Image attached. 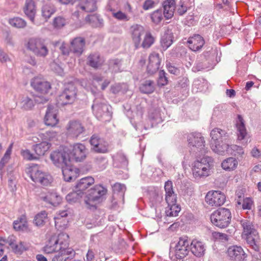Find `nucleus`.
<instances>
[{
    "label": "nucleus",
    "instance_id": "obj_4",
    "mask_svg": "<svg viewBox=\"0 0 261 261\" xmlns=\"http://www.w3.org/2000/svg\"><path fill=\"white\" fill-rule=\"evenodd\" d=\"M212 223L221 228L227 227L231 221V214L228 208H220L214 211L211 215Z\"/></svg>",
    "mask_w": 261,
    "mask_h": 261
},
{
    "label": "nucleus",
    "instance_id": "obj_29",
    "mask_svg": "<svg viewBox=\"0 0 261 261\" xmlns=\"http://www.w3.org/2000/svg\"><path fill=\"white\" fill-rule=\"evenodd\" d=\"M75 252L73 249L67 247L57 252L52 258V261H66L70 257L74 256Z\"/></svg>",
    "mask_w": 261,
    "mask_h": 261
},
{
    "label": "nucleus",
    "instance_id": "obj_56",
    "mask_svg": "<svg viewBox=\"0 0 261 261\" xmlns=\"http://www.w3.org/2000/svg\"><path fill=\"white\" fill-rule=\"evenodd\" d=\"M151 19L154 23L158 24L163 19L161 10H156L151 14Z\"/></svg>",
    "mask_w": 261,
    "mask_h": 261
},
{
    "label": "nucleus",
    "instance_id": "obj_27",
    "mask_svg": "<svg viewBox=\"0 0 261 261\" xmlns=\"http://www.w3.org/2000/svg\"><path fill=\"white\" fill-rule=\"evenodd\" d=\"M41 200L44 202L53 206H56L61 201V198L56 192H48L46 193H41L40 196Z\"/></svg>",
    "mask_w": 261,
    "mask_h": 261
},
{
    "label": "nucleus",
    "instance_id": "obj_33",
    "mask_svg": "<svg viewBox=\"0 0 261 261\" xmlns=\"http://www.w3.org/2000/svg\"><path fill=\"white\" fill-rule=\"evenodd\" d=\"M51 146V143L42 141L39 144L34 145L33 146V149L39 158V156H43L49 150Z\"/></svg>",
    "mask_w": 261,
    "mask_h": 261
},
{
    "label": "nucleus",
    "instance_id": "obj_20",
    "mask_svg": "<svg viewBox=\"0 0 261 261\" xmlns=\"http://www.w3.org/2000/svg\"><path fill=\"white\" fill-rule=\"evenodd\" d=\"M70 159L74 160L76 162L83 160L86 156V148L82 143H75L72 146L70 152Z\"/></svg>",
    "mask_w": 261,
    "mask_h": 261
},
{
    "label": "nucleus",
    "instance_id": "obj_61",
    "mask_svg": "<svg viewBox=\"0 0 261 261\" xmlns=\"http://www.w3.org/2000/svg\"><path fill=\"white\" fill-rule=\"evenodd\" d=\"M212 237L215 240L221 241H227L228 240V236L226 234L219 232H213Z\"/></svg>",
    "mask_w": 261,
    "mask_h": 261
},
{
    "label": "nucleus",
    "instance_id": "obj_15",
    "mask_svg": "<svg viewBox=\"0 0 261 261\" xmlns=\"http://www.w3.org/2000/svg\"><path fill=\"white\" fill-rule=\"evenodd\" d=\"M92 149L97 153H106L108 152L109 144L103 138L98 136L93 135L90 140Z\"/></svg>",
    "mask_w": 261,
    "mask_h": 261
},
{
    "label": "nucleus",
    "instance_id": "obj_31",
    "mask_svg": "<svg viewBox=\"0 0 261 261\" xmlns=\"http://www.w3.org/2000/svg\"><path fill=\"white\" fill-rule=\"evenodd\" d=\"M94 183V179L91 176H87L81 179L75 185V189L84 194V192Z\"/></svg>",
    "mask_w": 261,
    "mask_h": 261
},
{
    "label": "nucleus",
    "instance_id": "obj_50",
    "mask_svg": "<svg viewBox=\"0 0 261 261\" xmlns=\"http://www.w3.org/2000/svg\"><path fill=\"white\" fill-rule=\"evenodd\" d=\"M13 144H11L7 149L4 156L0 161V171H2L4 168L6 164L8 162L10 159V155L12 152Z\"/></svg>",
    "mask_w": 261,
    "mask_h": 261
},
{
    "label": "nucleus",
    "instance_id": "obj_2",
    "mask_svg": "<svg viewBox=\"0 0 261 261\" xmlns=\"http://www.w3.org/2000/svg\"><path fill=\"white\" fill-rule=\"evenodd\" d=\"M213 167L212 158L206 156L200 160H196L192 164V171L195 178L205 177L211 174Z\"/></svg>",
    "mask_w": 261,
    "mask_h": 261
},
{
    "label": "nucleus",
    "instance_id": "obj_24",
    "mask_svg": "<svg viewBox=\"0 0 261 261\" xmlns=\"http://www.w3.org/2000/svg\"><path fill=\"white\" fill-rule=\"evenodd\" d=\"M61 168L64 179L67 181H70L72 179H75L79 175L80 171L79 169L70 166V163H68L64 166H62Z\"/></svg>",
    "mask_w": 261,
    "mask_h": 261
},
{
    "label": "nucleus",
    "instance_id": "obj_63",
    "mask_svg": "<svg viewBox=\"0 0 261 261\" xmlns=\"http://www.w3.org/2000/svg\"><path fill=\"white\" fill-rule=\"evenodd\" d=\"M113 190L114 191L120 192L123 195L126 190V187L124 185L120 183H116L114 185Z\"/></svg>",
    "mask_w": 261,
    "mask_h": 261
},
{
    "label": "nucleus",
    "instance_id": "obj_30",
    "mask_svg": "<svg viewBox=\"0 0 261 261\" xmlns=\"http://www.w3.org/2000/svg\"><path fill=\"white\" fill-rule=\"evenodd\" d=\"M190 250L194 255L200 257L204 254L205 246L202 242L194 240L190 243Z\"/></svg>",
    "mask_w": 261,
    "mask_h": 261
},
{
    "label": "nucleus",
    "instance_id": "obj_42",
    "mask_svg": "<svg viewBox=\"0 0 261 261\" xmlns=\"http://www.w3.org/2000/svg\"><path fill=\"white\" fill-rule=\"evenodd\" d=\"M47 220V213L46 211H43L35 216L34 222L37 226H42L45 224Z\"/></svg>",
    "mask_w": 261,
    "mask_h": 261
},
{
    "label": "nucleus",
    "instance_id": "obj_7",
    "mask_svg": "<svg viewBox=\"0 0 261 261\" xmlns=\"http://www.w3.org/2000/svg\"><path fill=\"white\" fill-rule=\"evenodd\" d=\"M77 90L72 84H68L63 92L59 95L58 103L60 105L73 103L76 99Z\"/></svg>",
    "mask_w": 261,
    "mask_h": 261
},
{
    "label": "nucleus",
    "instance_id": "obj_40",
    "mask_svg": "<svg viewBox=\"0 0 261 261\" xmlns=\"http://www.w3.org/2000/svg\"><path fill=\"white\" fill-rule=\"evenodd\" d=\"M238 164V162L235 158H228L223 161L221 166L225 170L231 171L234 170Z\"/></svg>",
    "mask_w": 261,
    "mask_h": 261
},
{
    "label": "nucleus",
    "instance_id": "obj_47",
    "mask_svg": "<svg viewBox=\"0 0 261 261\" xmlns=\"http://www.w3.org/2000/svg\"><path fill=\"white\" fill-rule=\"evenodd\" d=\"M83 195L82 192L74 189V191L70 192L66 196V199L69 203H74L78 201Z\"/></svg>",
    "mask_w": 261,
    "mask_h": 261
},
{
    "label": "nucleus",
    "instance_id": "obj_12",
    "mask_svg": "<svg viewBox=\"0 0 261 261\" xmlns=\"http://www.w3.org/2000/svg\"><path fill=\"white\" fill-rule=\"evenodd\" d=\"M205 202L211 206H219L225 201V196L218 191H209L205 197Z\"/></svg>",
    "mask_w": 261,
    "mask_h": 261
},
{
    "label": "nucleus",
    "instance_id": "obj_36",
    "mask_svg": "<svg viewBox=\"0 0 261 261\" xmlns=\"http://www.w3.org/2000/svg\"><path fill=\"white\" fill-rule=\"evenodd\" d=\"M13 228L16 231H26L28 229V224L25 215H22L13 222Z\"/></svg>",
    "mask_w": 261,
    "mask_h": 261
},
{
    "label": "nucleus",
    "instance_id": "obj_17",
    "mask_svg": "<svg viewBox=\"0 0 261 261\" xmlns=\"http://www.w3.org/2000/svg\"><path fill=\"white\" fill-rule=\"evenodd\" d=\"M129 33L136 48L140 47L142 36L144 34V30L142 26L134 24L129 29Z\"/></svg>",
    "mask_w": 261,
    "mask_h": 261
},
{
    "label": "nucleus",
    "instance_id": "obj_48",
    "mask_svg": "<svg viewBox=\"0 0 261 261\" xmlns=\"http://www.w3.org/2000/svg\"><path fill=\"white\" fill-rule=\"evenodd\" d=\"M121 61L118 59L110 60L109 62V69L112 72H118L122 71L121 69Z\"/></svg>",
    "mask_w": 261,
    "mask_h": 261
},
{
    "label": "nucleus",
    "instance_id": "obj_57",
    "mask_svg": "<svg viewBox=\"0 0 261 261\" xmlns=\"http://www.w3.org/2000/svg\"><path fill=\"white\" fill-rule=\"evenodd\" d=\"M113 16L115 18L121 21H128L129 19V17L125 13H123L121 11L113 12Z\"/></svg>",
    "mask_w": 261,
    "mask_h": 261
},
{
    "label": "nucleus",
    "instance_id": "obj_46",
    "mask_svg": "<svg viewBox=\"0 0 261 261\" xmlns=\"http://www.w3.org/2000/svg\"><path fill=\"white\" fill-rule=\"evenodd\" d=\"M180 211V207L176 204H172L168 205L166 210V214L169 217H176L178 216V213Z\"/></svg>",
    "mask_w": 261,
    "mask_h": 261
},
{
    "label": "nucleus",
    "instance_id": "obj_59",
    "mask_svg": "<svg viewBox=\"0 0 261 261\" xmlns=\"http://www.w3.org/2000/svg\"><path fill=\"white\" fill-rule=\"evenodd\" d=\"M165 200L168 205L175 204L176 202V195L175 193L165 194Z\"/></svg>",
    "mask_w": 261,
    "mask_h": 261
},
{
    "label": "nucleus",
    "instance_id": "obj_35",
    "mask_svg": "<svg viewBox=\"0 0 261 261\" xmlns=\"http://www.w3.org/2000/svg\"><path fill=\"white\" fill-rule=\"evenodd\" d=\"M68 215L66 211L59 212L54 217L55 224L56 228H64L67 224V221L65 218Z\"/></svg>",
    "mask_w": 261,
    "mask_h": 261
},
{
    "label": "nucleus",
    "instance_id": "obj_37",
    "mask_svg": "<svg viewBox=\"0 0 261 261\" xmlns=\"http://www.w3.org/2000/svg\"><path fill=\"white\" fill-rule=\"evenodd\" d=\"M88 64L94 68H97L102 65L103 60L97 53L90 54L88 57Z\"/></svg>",
    "mask_w": 261,
    "mask_h": 261
},
{
    "label": "nucleus",
    "instance_id": "obj_64",
    "mask_svg": "<svg viewBox=\"0 0 261 261\" xmlns=\"http://www.w3.org/2000/svg\"><path fill=\"white\" fill-rule=\"evenodd\" d=\"M164 189L166 193L165 194L174 193L173 190V184L170 180H168L165 182Z\"/></svg>",
    "mask_w": 261,
    "mask_h": 261
},
{
    "label": "nucleus",
    "instance_id": "obj_1",
    "mask_svg": "<svg viewBox=\"0 0 261 261\" xmlns=\"http://www.w3.org/2000/svg\"><path fill=\"white\" fill-rule=\"evenodd\" d=\"M240 224L242 228V237L252 249L256 251H259V246L256 244L258 233L252 222L247 219H242L240 220Z\"/></svg>",
    "mask_w": 261,
    "mask_h": 261
},
{
    "label": "nucleus",
    "instance_id": "obj_16",
    "mask_svg": "<svg viewBox=\"0 0 261 261\" xmlns=\"http://www.w3.org/2000/svg\"><path fill=\"white\" fill-rule=\"evenodd\" d=\"M227 253L230 260L235 261H243L247 256L243 248L238 245L229 246Z\"/></svg>",
    "mask_w": 261,
    "mask_h": 261
},
{
    "label": "nucleus",
    "instance_id": "obj_54",
    "mask_svg": "<svg viewBox=\"0 0 261 261\" xmlns=\"http://www.w3.org/2000/svg\"><path fill=\"white\" fill-rule=\"evenodd\" d=\"M127 90V86L125 84H117L111 86V90L113 93L117 94L120 92L125 93Z\"/></svg>",
    "mask_w": 261,
    "mask_h": 261
},
{
    "label": "nucleus",
    "instance_id": "obj_62",
    "mask_svg": "<svg viewBox=\"0 0 261 261\" xmlns=\"http://www.w3.org/2000/svg\"><path fill=\"white\" fill-rule=\"evenodd\" d=\"M21 153L24 159L28 160H36L38 159V157L31 153L30 151L28 149L22 150Z\"/></svg>",
    "mask_w": 261,
    "mask_h": 261
},
{
    "label": "nucleus",
    "instance_id": "obj_39",
    "mask_svg": "<svg viewBox=\"0 0 261 261\" xmlns=\"http://www.w3.org/2000/svg\"><path fill=\"white\" fill-rule=\"evenodd\" d=\"M236 202L239 207L242 206L243 210H251L253 205V201L250 197H246L243 198L242 204L241 195H238V198L236 199Z\"/></svg>",
    "mask_w": 261,
    "mask_h": 261
},
{
    "label": "nucleus",
    "instance_id": "obj_43",
    "mask_svg": "<svg viewBox=\"0 0 261 261\" xmlns=\"http://www.w3.org/2000/svg\"><path fill=\"white\" fill-rule=\"evenodd\" d=\"M140 90L142 93L149 94L154 90V83L151 80H146L143 82L140 86Z\"/></svg>",
    "mask_w": 261,
    "mask_h": 261
},
{
    "label": "nucleus",
    "instance_id": "obj_14",
    "mask_svg": "<svg viewBox=\"0 0 261 261\" xmlns=\"http://www.w3.org/2000/svg\"><path fill=\"white\" fill-rule=\"evenodd\" d=\"M66 134L68 137L77 138L85 131V128L79 121H70L67 124Z\"/></svg>",
    "mask_w": 261,
    "mask_h": 261
},
{
    "label": "nucleus",
    "instance_id": "obj_51",
    "mask_svg": "<svg viewBox=\"0 0 261 261\" xmlns=\"http://www.w3.org/2000/svg\"><path fill=\"white\" fill-rule=\"evenodd\" d=\"M154 38L150 33H147L144 36L142 43H140V46L143 48H149L154 43Z\"/></svg>",
    "mask_w": 261,
    "mask_h": 261
},
{
    "label": "nucleus",
    "instance_id": "obj_11",
    "mask_svg": "<svg viewBox=\"0 0 261 261\" xmlns=\"http://www.w3.org/2000/svg\"><path fill=\"white\" fill-rule=\"evenodd\" d=\"M50 158L55 166L61 168L70 162L69 155L64 150L53 151L50 154Z\"/></svg>",
    "mask_w": 261,
    "mask_h": 261
},
{
    "label": "nucleus",
    "instance_id": "obj_41",
    "mask_svg": "<svg viewBox=\"0 0 261 261\" xmlns=\"http://www.w3.org/2000/svg\"><path fill=\"white\" fill-rule=\"evenodd\" d=\"M56 9L51 4L44 5L42 8V16L46 20H47L55 12Z\"/></svg>",
    "mask_w": 261,
    "mask_h": 261
},
{
    "label": "nucleus",
    "instance_id": "obj_34",
    "mask_svg": "<svg viewBox=\"0 0 261 261\" xmlns=\"http://www.w3.org/2000/svg\"><path fill=\"white\" fill-rule=\"evenodd\" d=\"M164 15L168 19L172 17L175 8V3L174 0H166L163 3Z\"/></svg>",
    "mask_w": 261,
    "mask_h": 261
},
{
    "label": "nucleus",
    "instance_id": "obj_3",
    "mask_svg": "<svg viewBox=\"0 0 261 261\" xmlns=\"http://www.w3.org/2000/svg\"><path fill=\"white\" fill-rule=\"evenodd\" d=\"M68 235L65 233H61L58 237L52 236L43 247V250L47 254L58 252L68 247Z\"/></svg>",
    "mask_w": 261,
    "mask_h": 261
},
{
    "label": "nucleus",
    "instance_id": "obj_60",
    "mask_svg": "<svg viewBox=\"0 0 261 261\" xmlns=\"http://www.w3.org/2000/svg\"><path fill=\"white\" fill-rule=\"evenodd\" d=\"M86 20L93 25H96L97 23L100 22V19L97 15H88L86 17Z\"/></svg>",
    "mask_w": 261,
    "mask_h": 261
},
{
    "label": "nucleus",
    "instance_id": "obj_49",
    "mask_svg": "<svg viewBox=\"0 0 261 261\" xmlns=\"http://www.w3.org/2000/svg\"><path fill=\"white\" fill-rule=\"evenodd\" d=\"M21 108L25 110H31L34 106L33 100L28 96H22L20 101Z\"/></svg>",
    "mask_w": 261,
    "mask_h": 261
},
{
    "label": "nucleus",
    "instance_id": "obj_32",
    "mask_svg": "<svg viewBox=\"0 0 261 261\" xmlns=\"http://www.w3.org/2000/svg\"><path fill=\"white\" fill-rule=\"evenodd\" d=\"M236 125L237 130L238 139L240 141L245 139L247 135V133L245 126L244 121L242 117L240 115H238V120H237Z\"/></svg>",
    "mask_w": 261,
    "mask_h": 261
},
{
    "label": "nucleus",
    "instance_id": "obj_38",
    "mask_svg": "<svg viewBox=\"0 0 261 261\" xmlns=\"http://www.w3.org/2000/svg\"><path fill=\"white\" fill-rule=\"evenodd\" d=\"M78 9H81L87 12H91L97 9L96 2L95 0H86L81 3L78 6Z\"/></svg>",
    "mask_w": 261,
    "mask_h": 261
},
{
    "label": "nucleus",
    "instance_id": "obj_10",
    "mask_svg": "<svg viewBox=\"0 0 261 261\" xmlns=\"http://www.w3.org/2000/svg\"><path fill=\"white\" fill-rule=\"evenodd\" d=\"M213 146L215 152L222 155L225 154V152L235 156L242 155L244 154V150L242 147L237 145H229V140L224 143L223 147H218V148L216 146L214 145Z\"/></svg>",
    "mask_w": 261,
    "mask_h": 261
},
{
    "label": "nucleus",
    "instance_id": "obj_21",
    "mask_svg": "<svg viewBox=\"0 0 261 261\" xmlns=\"http://www.w3.org/2000/svg\"><path fill=\"white\" fill-rule=\"evenodd\" d=\"M44 121L45 125L50 126H54L58 123L57 109L55 107L51 105L48 106Z\"/></svg>",
    "mask_w": 261,
    "mask_h": 261
},
{
    "label": "nucleus",
    "instance_id": "obj_9",
    "mask_svg": "<svg viewBox=\"0 0 261 261\" xmlns=\"http://www.w3.org/2000/svg\"><path fill=\"white\" fill-rule=\"evenodd\" d=\"M211 137L212 140L211 141V147L213 151L215 152L213 146L218 147H223L224 143H226L228 137L227 133L225 130L220 129L219 128H214L211 132Z\"/></svg>",
    "mask_w": 261,
    "mask_h": 261
},
{
    "label": "nucleus",
    "instance_id": "obj_8",
    "mask_svg": "<svg viewBox=\"0 0 261 261\" xmlns=\"http://www.w3.org/2000/svg\"><path fill=\"white\" fill-rule=\"evenodd\" d=\"M188 146L190 149L194 152H201L204 150L205 140L200 133H192L187 136Z\"/></svg>",
    "mask_w": 261,
    "mask_h": 261
},
{
    "label": "nucleus",
    "instance_id": "obj_25",
    "mask_svg": "<svg viewBox=\"0 0 261 261\" xmlns=\"http://www.w3.org/2000/svg\"><path fill=\"white\" fill-rule=\"evenodd\" d=\"M161 59L158 53H152L149 57V63L147 70L149 74H153L156 72L160 66Z\"/></svg>",
    "mask_w": 261,
    "mask_h": 261
},
{
    "label": "nucleus",
    "instance_id": "obj_18",
    "mask_svg": "<svg viewBox=\"0 0 261 261\" xmlns=\"http://www.w3.org/2000/svg\"><path fill=\"white\" fill-rule=\"evenodd\" d=\"M109 106L104 102L99 103L97 99H95L92 106L93 111L98 119H101L103 116H111L109 111Z\"/></svg>",
    "mask_w": 261,
    "mask_h": 261
},
{
    "label": "nucleus",
    "instance_id": "obj_53",
    "mask_svg": "<svg viewBox=\"0 0 261 261\" xmlns=\"http://www.w3.org/2000/svg\"><path fill=\"white\" fill-rule=\"evenodd\" d=\"M9 22L10 25L17 28H23L27 25V22L20 17H14L10 19Z\"/></svg>",
    "mask_w": 261,
    "mask_h": 261
},
{
    "label": "nucleus",
    "instance_id": "obj_45",
    "mask_svg": "<svg viewBox=\"0 0 261 261\" xmlns=\"http://www.w3.org/2000/svg\"><path fill=\"white\" fill-rule=\"evenodd\" d=\"M173 36L170 33L164 34L161 40V44L163 50H166L173 43Z\"/></svg>",
    "mask_w": 261,
    "mask_h": 261
},
{
    "label": "nucleus",
    "instance_id": "obj_6",
    "mask_svg": "<svg viewBox=\"0 0 261 261\" xmlns=\"http://www.w3.org/2000/svg\"><path fill=\"white\" fill-rule=\"evenodd\" d=\"M27 47L37 57L44 58L48 53L44 40L41 38H30L28 42Z\"/></svg>",
    "mask_w": 261,
    "mask_h": 261
},
{
    "label": "nucleus",
    "instance_id": "obj_26",
    "mask_svg": "<svg viewBox=\"0 0 261 261\" xmlns=\"http://www.w3.org/2000/svg\"><path fill=\"white\" fill-rule=\"evenodd\" d=\"M107 189L101 185H96L89 191L87 195L88 201H96L105 195Z\"/></svg>",
    "mask_w": 261,
    "mask_h": 261
},
{
    "label": "nucleus",
    "instance_id": "obj_55",
    "mask_svg": "<svg viewBox=\"0 0 261 261\" xmlns=\"http://www.w3.org/2000/svg\"><path fill=\"white\" fill-rule=\"evenodd\" d=\"M66 22V20L64 17L58 16L54 19L53 25L55 28L59 29L65 26Z\"/></svg>",
    "mask_w": 261,
    "mask_h": 261
},
{
    "label": "nucleus",
    "instance_id": "obj_23",
    "mask_svg": "<svg viewBox=\"0 0 261 261\" xmlns=\"http://www.w3.org/2000/svg\"><path fill=\"white\" fill-rule=\"evenodd\" d=\"M204 43L203 37L198 34H195L189 37L187 41L189 48L193 51L200 50Z\"/></svg>",
    "mask_w": 261,
    "mask_h": 261
},
{
    "label": "nucleus",
    "instance_id": "obj_5",
    "mask_svg": "<svg viewBox=\"0 0 261 261\" xmlns=\"http://www.w3.org/2000/svg\"><path fill=\"white\" fill-rule=\"evenodd\" d=\"M29 172L31 179L42 186H49L53 181L52 176L49 174L42 171L37 165L31 167Z\"/></svg>",
    "mask_w": 261,
    "mask_h": 261
},
{
    "label": "nucleus",
    "instance_id": "obj_22",
    "mask_svg": "<svg viewBox=\"0 0 261 261\" xmlns=\"http://www.w3.org/2000/svg\"><path fill=\"white\" fill-rule=\"evenodd\" d=\"M85 39L81 37H75L70 41V50L77 56H81L84 51Z\"/></svg>",
    "mask_w": 261,
    "mask_h": 261
},
{
    "label": "nucleus",
    "instance_id": "obj_52",
    "mask_svg": "<svg viewBox=\"0 0 261 261\" xmlns=\"http://www.w3.org/2000/svg\"><path fill=\"white\" fill-rule=\"evenodd\" d=\"M58 133L53 130L47 131L44 133L38 134V136L40 137V139L44 141H45V140L52 141L56 139Z\"/></svg>",
    "mask_w": 261,
    "mask_h": 261
},
{
    "label": "nucleus",
    "instance_id": "obj_19",
    "mask_svg": "<svg viewBox=\"0 0 261 261\" xmlns=\"http://www.w3.org/2000/svg\"><path fill=\"white\" fill-rule=\"evenodd\" d=\"M31 86L37 91L42 93H47L51 88L50 84L44 79L36 77L31 82Z\"/></svg>",
    "mask_w": 261,
    "mask_h": 261
},
{
    "label": "nucleus",
    "instance_id": "obj_13",
    "mask_svg": "<svg viewBox=\"0 0 261 261\" xmlns=\"http://www.w3.org/2000/svg\"><path fill=\"white\" fill-rule=\"evenodd\" d=\"M189 244L190 242L187 237L179 238L174 250L175 256L177 259H182L188 254L190 249Z\"/></svg>",
    "mask_w": 261,
    "mask_h": 261
},
{
    "label": "nucleus",
    "instance_id": "obj_44",
    "mask_svg": "<svg viewBox=\"0 0 261 261\" xmlns=\"http://www.w3.org/2000/svg\"><path fill=\"white\" fill-rule=\"evenodd\" d=\"M30 248V245L26 242L19 241L12 247V251L15 254H21L24 251L28 250Z\"/></svg>",
    "mask_w": 261,
    "mask_h": 261
},
{
    "label": "nucleus",
    "instance_id": "obj_28",
    "mask_svg": "<svg viewBox=\"0 0 261 261\" xmlns=\"http://www.w3.org/2000/svg\"><path fill=\"white\" fill-rule=\"evenodd\" d=\"M36 6L33 0H25L23 7V12L30 20L34 23L36 14Z\"/></svg>",
    "mask_w": 261,
    "mask_h": 261
},
{
    "label": "nucleus",
    "instance_id": "obj_58",
    "mask_svg": "<svg viewBox=\"0 0 261 261\" xmlns=\"http://www.w3.org/2000/svg\"><path fill=\"white\" fill-rule=\"evenodd\" d=\"M158 83L160 86H165L168 83V80L166 76V73L163 70H161L159 72Z\"/></svg>",
    "mask_w": 261,
    "mask_h": 261
}]
</instances>
